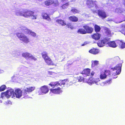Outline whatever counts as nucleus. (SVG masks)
Instances as JSON below:
<instances>
[{"label": "nucleus", "mask_w": 125, "mask_h": 125, "mask_svg": "<svg viewBox=\"0 0 125 125\" xmlns=\"http://www.w3.org/2000/svg\"><path fill=\"white\" fill-rule=\"evenodd\" d=\"M87 44V42H84L81 45V46H84V45H86Z\"/></svg>", "instance_id": "nucleus-43"}, {"label": "nucleus", "mask_w": 125, "mask_h": 125, "mask_svg": "<svg viewBox=\"0 0 125 125\" xmlns=\"http://www.w3.org/2000/svg\"><path fill=\"white\" fill-rule=\"evenodd\" d=\"M78 81L80 82L84 81V78L82 76H79L78 77Z\"/></svg>", "instance_id": "nucleus-36"}, {"label": "nucleus", "mask_w": 125, "mask_h": 125, "mask_svg": "<svg viewBox=\"0 0 125 125\" xmlns=\"http://www.w3.org/2000/svg\"><path fill=\"white\" fill-rule=\"evenodd\" d=\"M96 1H93L92 0H87L86 1V4L90 8L93 7L94 6L96 7L97 5L96 3Z\"/></svg>", "instance_id": "nucleus-7"}, {"label": "nucleus", "mask_w": 125, "mask_h": 125, "mask_svg": "<svg viewBox=\"0 0 125 125\" xmlns=\"http://www.w3.org/2000/svg\"><path fill=\"white\" fill-rule=\"evenodd\" d=\"M94 72L93 71L91 73V75L92 76H93L94 75Z\"/></svg>", "instance_id": "nucleus-44"}, {"label": "nucleus", "mask_w": 125, "mask_h": 125, "mask_svg": "<svg viewBox=\"0 0 125 125\" xmlns=\"http://www.w3.org/2000/svg\"><path fill=\"white\" fill-rule=\"evenodd\" d=\"M100 80H99L98 78L96 79V80H94L93 82L94 83H95L96 84H98L97 83Z\"/></svg>", "instance_id": "nucleus-39"}, {"label": "nucleus", "mask_w": 125, "mask_h": 125, "mask_svg": "<svg viewBox=\"0 0 125 125\" xmlns=\"http://www.w3.org/2000/svg\"><path fill=\"white\" fill-rule=\"evenodd\" d=\"M105 32L107 34L109 35H111V31L108 28H106L105 29Z\"/></svg>", "instance_id": "nucleus-33"}, {"label": "nucleus", "mask_w": 125, "mask_h": 125, "mask_svg": "<svg viewBox=\"0 0 125 125\" xmlns=\"http://www.w3.org/2000/svg\"><path fill=\"white\" fill-rule=\"evenodd\" d=\"M41 54L42 58L44 60L49 57L47 53L45 51L41 53Z\"/></svg>", "instance_id": "nucleus-29"}, {"label": "nucleus", "mask_w": 125, "mask_h": 125, "mask_svg": "<svg viewBox=\"0 0 125 125\" xmlns=\"http://www.w3.org/2000/svg\"><path fill=\"white\" fill-rule=\"evenodd\" d=\"M100 78L101 79H104L106 78L107 77L106 75L104 72L103 73H102L100 74Z\"/></svg>", "instance_id": "nucleus-32"}, {"label": "nucleus", "mask_w": 125, "mask_h": 125, "mask_svg": "<svg viewBox=\"0 0 125 125\" xmlns=\"http://www.w3.org/2000/svg\"><path fill=\"white\" fill-rule=\"evenodd\" d=\"M16 35L18 38L23 42L27 43L30 42L29 39L23 33L21 32H18L16 34Z\"/></svg>", "instance_id": "nucleus-2"}, {"label": "nucleus", "mask_w": 125, "mask_h": 125, "mask_svg": "<svg viewBox=\"0 0 125 125\" xmlns=\"http://www.w3.org/2000/svg\"><path fill=\"white\" fill-rule=\"evenodd\" d=\"M123 4L125 6V0H123Z\"/></svg>", "instance_id": "nucleus-45"}, {"label": "nucleus", "mask_w": 125, "mask_h": 125, "mask_svg": "<svg viewBox=\"0 0 125 125\" xmlns=\"http://www.w3.org/2000/svg\"><path fill=\"white\" fill-rule=\"evenodd\" d=\"M4 96H5V92L2 93H1L0 97L3 99Z\"/></svg>", "instance_id": "nucleus-40"}, {"label": "nucleus", "mask_w": 125, "mask_h": 125, "mask_svg": "<svg viewBox=\"0 0 125 125\" xmlns=\"http://www.w3.org/2000/svg\"><path fill=\"white\" fill-rule=\"evenodd\" d=\"M90 72V69L88 68L84 69L82 71V73L86 76H89Z\"/></svg>", "instance_id": "nucleus-20"}, {"label": "nucleus", "mask_w": 125, "mask_h": 125, "mask_svg": "<svg viewBox=\"0 0 125 125\" xmlns=\"http://www.w3.org/2000/svg\"><path fill=\"white\" fill-rule=\"evenodd\" d=\"M42 16L43 19H46L49 21H51V19L49 15L47 13H43L42 14Z\"/></svg>", "instance_id": "nucleus-21"}, {"label": "nucleus", "mask_w": 125, "mask_h": 125, "mask_svg": "<svg viewBox=\"0 0 125 125\" xmlns=\"http://www.w3.org/2000/svg\"><path fill=\"white\" fill-rule=\"evenodd\" d=\"M112 79H110L108 80H107L105 81L104 83L105 84L106 83H110L112 82Z\"/></svg>", "instance_id": "nucleus-38"}, {"label": "nucleus", "mask_w": 125, "mask_h": 125, "mask_svg": "<svg viewBox=\"0 0 125 125\" xmlns=\"http://www.w3.org/2000/svg\"><path fill=\"white\" fill-rule=\"evenodd\" d=\"M34 14V12L30 10L24 9L22 11H18L16 12V14L18 16H22L26 18L31 17Z\"/></svg>", "instance_id": "nucleus-1"}, {"label": "nucleus", "mask_w": 125, "mask_h": 125, "mask_svg": "<svg viewBox=\"0 0 125 125\" xmlns=\"http://www.w3.org/2000/svg\"><path fill=\"white\" fill-rule=\"evenodd\" d=\"M97 14L102 19L105 18L107 17V14L103 10L99 9L97 10Z\"/></svg>", "instance_id": "nucleus-6"}, {"label": "nucleus", "mask_w": 125, "mask_h": 125, "mask_svg": "<svg viewBox=\"0 0 125 125\" xmlns=\"http://www.w3.org/2000/svg\"><path fill=\"white\" fill-rule=\"evenodd\" d=\"M44 60L46 63L48 65H54L53 62L49 57Z\"/></svg>", "instance_id": "nucleus-17"}, {"label": "nucleus", "mask_w": 125, "mask_h": 125, "mask_svg": "<svg viewBox=\"0 0 125 125\" xmlns=\"http://www.w3.org/2000/svg\"><path fill=\"white\" fill-rule=\"evenodd\" d=\"M109 39L105 37L101 40H99L97 43V45L100 47H102L105 44H108Z\"/></svg>", "instance_id": "nucleus-3"}, {"label": "nucleus", "mask_w": 125, "mask_h": 125, "mask_svg": "<svg viewBox=\"0 0 125 125\" xmlns=\"http://www.w3.org/2000/svg\"><path fill=\"white\" fill-rule=\"evenodd\" d=\"M104 73H105V75H106V76L107 75H111L110 71L109 70H105L104 72Z\"/></svg>", "instance_id": "nucleus-35"}, {"label": "nucleus", "mask_w": 125, "mask_h": 125, "mask_svg": "<svg viewBox=\"0 0 125 125\" xmlns=\"http://www.w3.org/2000/svg\"><path fill=\"white\" fill-rule=\"evenodd\" d=\"M5 96L9 98L10 96H11L12 97H15L14 95V91L12 89H10L7 90L5 92Z\"/></svg>", "instance_id": "nucleus-9"}, {"label": "nucleus", "mask_w": 125, "mask_h": 125, "mask_svg": "<svg viewBox=\"0 0 125 125\" xmlns=\"http://www.w3.org/2000/svg\"><path fill=\"white\" fill-rule=\"evenodd\" d=\"M118 42L121 48L123 49L125 48V43L119 40L118 41Z\"/></svg>", "instance_id": "nucleus-30"}, {"label": "nucleus", "mask_w": 125, "mask_h": 125, "mask_svg": "<svg viewBox=\"0 0 125 125\" xmlns=\"http://www.w3.org/2000/svg\"><path fill=\"white\" fill-rule=\"evenodd\" d=\"M50 90L51 92L52 93L55 94H59L62 92L61 88L59 87H58L57 88L55 89H50Z\"/></svg>", "instance_id": "nucleus-12"}, {"label": "nucleus", "mask_w": 125, "mask_h": 125, "mask_svg": "<svg viewBox=\"0 0 125 125\" xmlns=\"http://www.w3.org/2000/svg\"><path fill=\"white\" fill-rule=\"evenodd\" d=\"M69 20L72 22H76L78 20V18L75 16H72L68 17Z\"/></svg>", "instance_id": "nucleus-19"}, {"label": "nucleus", "mask_w": 125, "mask_h": 125, "mask_svg": "<svg viewBox=\"0 0 125 125\" xmlns=\"http://www.w3.org/2000/svg\"><path fill=\"white\" fill-rule=\"evenodd\" d=\"M59 82H52L49 85L53 88H54L55 87H57L59 86Z\"/></svg>", "instance_id": "nucleus-23"}, {"label": "nucleus", "mask_w": 125, "mask_h": 125, "mask_svg": "<svg viewBox=\"0 0 125 125\" xmlns=\"http://www.w3.org/2000/svg\"><path fill=\"white\" fill-rule=\"evenodd\" d=\"M71 11L74 14L78 13L79 12V11L78 10L75 8L72 9Z\"/></svg>", "instance_id": "nucleus-34"}, {"label": "nucleus", "mask_w": 125, "mask_h": 125, "mask_svg": "<svg viewBox=\"0 0 125 125\" xmlns=\"http://www.w3.org/2000/svg\"><path fill=\"white\" fill-rule=\"evenodd\" d=\"M52 69V68H50L49 69Z\"/></svg>", "instance_id": "nucleus-47"}, {"label": "nucleus", "mask_w": 125, "mask_h": 125, "mask_svg": "<svg viewBox=\"0 0 125 125\" xmlns=\"http://www.w3.org/2000/svg\"><path fill=\"white\" fill-rule=\"evenodd\" d=\"M6 88L5 85H3L1 86L0 87V91H4Z\"/></svg>", "instance_id": "nucleus-37"}, {"label": "nucleus", "mask_w": 125, "mask_h": 125, "mask_svg": "<svg viewBox=\"0 0 125 125\" xmlns=\"http://www.w3.org/2000/svg\"><path fill=\"white\" fill-rule=\"evenodd\" d=\"M99 50L97 49L93 48L91 49L89 51V53L94 54H96L99 52Z\"/></svg>", "instance_id": "nucleus-18"}, {"label": "nucleus", "mask_w": 125, "mask_h": 125, "mask_svg": "<svg viewBox=\"0 0 125 125\" xmlns=\"http://www.w3.org/2000/svg\"><path fill=\"white\" fill-rule=\"evenodd\" d=\"M54 3V5L55 6H56L58 5V2L57 1L56 3H54V1L53 0H47L45 1L44 2L45 5L47 6H48L51 5Z\"/></svg>", "instance_id": "nucleus-14"}, {"label": "nucleus", "mask_w": 125, "mask_h": 125, "mask_svg": "<svg viewBox=\"0 0 125 125\" xmlns=\"http://www.w3.org/2000/svg\"><path fill=\"white\" fill-rule=\"evenodd\" d=\"M35 89L34 87H31L29 88H26L23 90V94L26 95L27 93H30L34 90Z\"/></svg>", "instance_id": "nucleus-13"}, {"label": "nucleus", "mask_w": 125, "mask_h": 125, "mask_svg": "<svg viewBox=\"0 0 125 125\" xmlns=\"http://www.w3.org/2000/svg\"><path fill=\"white\" fill-rule=\"evenodd\" d=\"M23 32L27 34H30L33 36H36V34L35 33L32 32L31 30L27 29H25L22 31Z\"/></svg>", "instance_id": "nucleus-16"}, {"label": "nucleus", "mask_w": 125, "mask_h": 125, "mask_svg": "<svg viewBox=\"0 0 125 125\" xmlns=\"http://www.w3.org/2000/svg\"><path fill=\"white\" fill-rule=\"evenodd\" d=\"M108 44L109 46L115 48L117 46L116 43L114 41H110V42H108Z\"/></svg>", "instance_id": "nucleus-25"}, {"label": "nucleus", "mask_w": 125, "mask_h": 125, "mask_svg": "<svg viewBox=\"0 0 125 125\" xmlns=\"http://www.w3.org/2000/svg\"><path fill=\"white\" fill-rule=\"evenodd\" d=\"M63 1H65L66 0H62Z\"/></svg>", "instance_id": "nucleus-46"}, {"label": "nucleus", "mask_w": 125, "mask_h": 125, "mask_svg": "<svg viewBox=\"0 0 125 125\" xmlns=\"http://www.w3.org/2000/svg\"><path fill=\"white\" fill-rule=\"evenodd\" d=\"M59 82V86H61L62 85L65 84H68L69 83V81L67 79H64L62 80H61Z\"/></svg>", "instance_id": "nucleus-26"}, {"label": "nucleus", "mask_w": 125, "mask_h": 125, "mask_svg": "<svg viewBox=\"0 0 125 125\" xmlns=\"http://www.w3.org/2000/svg\"><path fill=\"white\" fill-rule=\"evenodd\" d=\"M32 17V19H36L37 18V15H32L31 16Z\"/></svg>", "instance_id": "nucleus-42"}, {"label": "nucleus", "mask_w": 125, "mask_h": 125, "mask_svg": "<svg viewBox=\"0 0 125 125\" xmlns=\"http://www.w3.org/2000/svg\"><path fill=\"white\" fill-rule=\"evenodd\" d=\"M56 22L62 26H65L66 25V22L65 21L61 19H57L56 20Z\"/></svg>", "instance_id": "nucleus-24"}, {"label": "nucleus", "mask_w": 125, "mask_h": 125, "mask_svg": "<svg viewBox=\"0 0 125 125\" xmlns=\"http://www.w3.org/2000/svg\"><path fill=\"white\" fill-rule=\"evenodd\" d=\"M101 34L98 32H96L92 35L91 37L92 38L95 40H99L101 37Z\"/></svg>", "instance_id": "nucleus-15"}, {"label": "nucleus", "mask_w": 125, "mask_h": 125, "mask_svg": "<svg viewBox=\"0 0 125 125\" xmlns=\"http://www.w3.org/2000/svg\"><path fill=\"white\" fill-rule=\"evenodd\" d=\"M2 102L1 100H0V103Z\"/></svg>", "instance_id": "nucleus-48"}, {"label": "nucleus", "mask_w": 125, "mask_h": 125, "mask_svg": "<svg viewBox=\"0 0 125 125\" xmlns=\"http://www.w3.org/2000/svg\"><path fill=\"white\" fill-rule=\"evenodd\" d=\"M40 90L42 93L45 94L49 92V89L47 86L44 85L40 88Z\"/></svg>", "instance_id": "nucleus-11"}, {"label": "nucleus", "mask_w": 125, "mask_h": 125, "mask_svg": "<svg viewBox=\"0 0 125 125\" xmlns=\"http://www.w3.org/2000/svg\"><path fill=\"white\" fill-rule=\"evenodd\" d=\"M22 55L23 57L26 59L30 58L31 60L36 61L37 59L33 56L31 53L28 52H23L22 53Z\"/></svg>", "instance_id": "nucleus-4"}, {"label": "nucleus", "mask_w": 125, "mask_h": 125, "mask_svg": "<svg viewBox=\"0 0 125 125\" xmlns=\"http://www.w3.org/2000/svg\"><path fill=\"white\" fill-rule=\"evenodd\" d=\"M121 32L125 35V29H122L121 30Z\"/></svg>", "instance_id": "nucleus-41"}, {"label": "nucleus", "mask_w": 125, "mask_h": 125, "mask_svg": "<svg viewBox=\"0 0 125 125\" xmlns=\"http://www.w3.org/2000/svg\"><path fill=\"white\" fill-rule=\"evenodd\" d=\"M92 67H94L97 65L99 63V62L97 61H92Z\"/></svg>", "instance_id": "nucleus-31"}, {"label": "nucleus", "mask_w": 125, "mask_h": 125, "mask_svg": "<svg viewBox=\"0 0 125 125\" xmlns=\"http://www.w3.org/2000/svg\"><path fill=\"white\" fill-rule=\"evenodd\" d=\"M14 93V97L18 98H19L21 97L22 96V91L20 89L18 88L15 90Z\"/></svg>", "instance_id": "nucleus-8"}, {"label": "nucleus", "mask_w": 125, "mask_h": 125, "mask_svg": "<svg viewBox=\"0 0 125 125\" xmlns=\"http://www.w3.org/2000/svg\"><path fill=\"white\" fill-rule=\"evenodd\" d=\"M94 27L95 31L96 32H98L100 31L101 28L100 26L96 24H95L94 26Z\"/></svg>", "instance_id": "nucleus-27"}, {"label": "nucleus", "mask_w": 125, "mask_h": 125, "mask_svg": "<svg viewBox=\"0 0 125 125\" xmlns=\"http://www.w3.org/2000/svg\"><path fill=\"white\" fill-rule=\"evenodd\" d=\"M83 28H85L86 34H91L93 31V28L87 25H83Z\"/></svg>", "instance_id": "nucleus-10"}, {"label": "nucleus", "mask_w": 125, "mask_h": 125, "mask_svg": "<svg viewBox=\"0 0 125 125\" xmlns=\"http://www.w3.org/2000/svg\"><path fill=\"white\" fill-rule=\"evenodd\" d=\"M65 25L68 28H69L71 30H73L74 28L73 25L70 22H69L67 24H66Z\"/></svg>", "instance_id": "nucleus-28"}, {"label": "nucleus", "mask_w": 125, "mask_h": 125, "mask_svg": "<svg viewBox=\"0 0 125 125\" xmlns=\"http://www.w3.org/2000/svg\"><path fill=\"white\" fill-rule=\"evenodd\" d=\"M77 32L79 34H86L85 28H80L78 30Z\"/></svg>", "instance_id": "nucleus-22"}, {"label": "nucleus", "mask_w": 125, "mask_h": 125, "mask_svg": "<svg viewBox=\"0 0 125 125\" xmlns=\"http://www.w3.org/2000/svg\"><path fill=\"white\" fill-rule=\"evenodd\" d=\"M122 64L121 63H119L117 64L114 68H111V69L113 71L116 70V75H117L119 74L121 71V68Z\"/></svg>", "instance_id": "nucleus-5"}]
</instances>
